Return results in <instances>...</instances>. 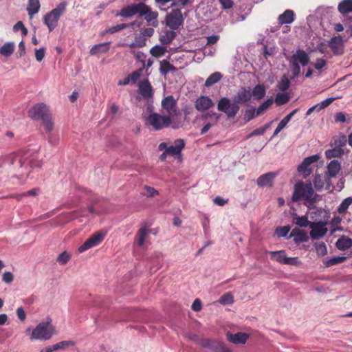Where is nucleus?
Masks as SVG:
<instances>
[{
  "mask_svg": "<svg viewBox=\"0 0 352 352\" xmlns=\"http://www.w3.org/2000/svg\"><path fill=\"white\" fill-rule=\"evenodd\" d=\"M314 184L316 190H321L324 185V182L322 177L320 175H316L314 180Z\"/></svg>",
  "mask_w": 352,
  "mask_h": 352,
  "instance_id": "51",
  "label": "nucleus"
},
{
  "mask_svg": "<svg viewBox=\"0 0 352 352\" xmlns=\"http://www.w3.org/2000/svg\"><path fill=\"white\" fill-rule=\"evenodd\" d=\"M300 263L298 257H287L286 256V259L283 261V264L289 265H298Z\"/></svg>",
  "mask_w": 352,
  "mask_h": 352,
  "instance_id": "59",
  "label": "nucleus"
},
{
  "mask_svg": "<svg viewBox=\"0 0 352 352\" xmlns=\"http://www.w3.org/2000/svg\"><path fill=\"white\" fill-rule=\"evenodd\" d=\"M149 233L150 230L146 226L142 227L138 230L135 236V241L138 246L142 247L144 245Z\"/></svg>",
  "mask_w": 352,
  "mask_h": 352,
  "instance_id": "20",
  "label": "nucleus"
},
{
  "mask_svg": "<svg viewBox=\"0 0 352 352\" xmlns=\"http://www.w3.org/2000/svg\"><path fill=\"white\" fill-rule=\"evenodd\" d=\"M165 52L166 47L160 45H155L150 50V53L151 54V55L157 58L163 56Z\"/></svg>",
  "mask_w": 352,
  "mask_h": 352,
  "instance_id": "49",
  "label": "nucleus"
},
{
  "mask_svg": "<svg viewBox=\"0 0 352 352\" xmlns=\"http://www.w3.org/2000/svg\"><path fill=\"white\" fill-rule=\"evenodd\" d=\"M185 145V142L183 139H177L174 142V145L170 146L166 149V153L172 156L181 155L182 151L184 148Z\"/></svg>",
  "mask_w": 352,
  "mask_h": 352,
  "instance_id": "18",
  "label": "nucleus"
},
{
  "mask_svg": "<svg viewBox=\"0 0 352 352\" xmlns=\"http://www.w3.org/2000/svg\"><path fill=\"white\" fill-rule=\"evenodd\" d=\"M290 84V81L287 76L286 75H283L278 82L277 87L278 90L285 91L289 88Z\"/></svg>",
  "mask_w": 352,
  "mask_h": 352,
  "instance_id": "42",
  "label": "nucleus"
},
{
  "mask_svg": "<svg viewBox=\"0 0 352 352\" xmlns=\"http://www.w3.org/2000/svg\"><path fill=\"white\" fill-rule=\"evenodd\" d=\"M277 174L274 172H269L261 175L257 178L256 184L259 187H272L273 182Z\"/></svg>",
  "mask_w": 352,
  "mask_h": 352,
  "instance_id": "15",
  "label": "nucleus"
},
{
  "mask_svg": "<svg viewBox=\"0 0 352 352\" xmlns=\"http://www.w3.org/2000/svg\"><path fill=\"white\" fill-rule=\"evenodd\" d=\"M223 9H230L233 7L234 3L232 0H219Z\"/></svg>",
  "mask_w": 352,
  "mask_h": 352,
  "instance_id": "62",
  "label": "nucleus"
},
{
  "mask_svg": "<svg viewBox=\"0 0 352 352\" xmlns=\"http://www.w3.org/2000/svg\"><path fill=\"white\" fill-rule=\"evenodd\" d=\"M334 100L333 98H329L323 100L319 104H317L316 105L318 107V110H322L326 107H327L329 105H330L333 101Z\"/></svg>",
  "mask_w": 352,
  "mask_h": 352,
  "instance_id": "61",
  "label": "nucleus"
},
{
  "mask_svg": "<svg viewBox=\"0 0 352 352\" xmlns=\"http://www.w3.org/2000/svg\"><path fill=\"white\" fill-rule=\"evenodd\" d=\"M314 246L318 256H323L327 254V248L324 242L315 243Z\"/></svg>",
  "mask_w": 352,
  "mask_h": 352,
  "instance_id": "43",
  "label": "nucleus"
},
{
  "mask_svg": "<svg viewBox=\"0 0 352 352\" xmlns=\"http://www.w3.org/2000/svg\"><path fill=\"white\" fill-rule=\"evenodd\" d=\"M342 38L340 36H333L329 41V47L335 55L339 54L338 47L342 45Z\"/></svg>",
  "mask_w": 352,
  "mask_h": 352,
  "instance_id": "30",
  "label": "nucleus"
},
{
  "mask_svg": "<svg viewBox=\"0 0 352 352\" xmlns=\"http://www.w3.org/2000/svg\"><path fill=\"white\" fill-rule=\"evenodd\" d=\"M292 60L300 63L302 66L307 65L309 62V56L302 50H298L296 52L292 55Z\"/></svg>",
  "mask_w": 352,
  "mask_h": 352,
  "instance_id": "23",
  "label": "nucleus"
},
{
  "mask_svg": "<svg viewBox=\"0 0 352 352\" xmlns=\"http://www.w3.org/2000/svg\"><path fill=\"white\" fill-rule=\"evenodd\" d=\"M248 335L245 333L239 332L235 334L227 333V339L234 344H245L248 338Z\"/></svg>",
  "mask_w": 352,
  "mask_h": 352,
  "instance_id": "22",
  "label": "nucleus"
},
{
  "mask_svg": "<svg viewBox=\"0 0 352 352\" xmlns=\"http://www.w3.org/2000/svg\"><path fill=\"white\" fill-rule=\"evenodd\" d=\"M14 43L8 42L6 43L1 48H0V54L6 57H9L11 56L14 50Z\"/></svg>",
  "mask_w": 352,
  "mask_h": 352,
  "instance_id": "35",
  "label": "nucleus"
},
{
  "mask_svg": "<svg viewBox=\"0 0 352 352\" xmlns=\"http://www.w3.org/2000/svg\"><path fill=\"white\" fill-rule=\"evenodd\" d=\"M134 42L137 47L142 48L146 45V40L144 36H139L135 38Z\"/></svg>",
  "mask_w": 352,
  "mask_h": 352,
  "instance_id": "60",
  "label": "nucleus"
},
{
  "mask_svg": "<svg viewBox=\"0 0 352 352\" xmlns=\"http://www.w3.org/2000/svg\"><path fill=\"white\" fill-rule=\"evenodd\" d=\"M143 6L145 8H142L144 11V14H140V16H144V19L146 21L148 25L156 28L158 26V12L152 11L151 8L146 5L143 2Z\"/></svg>",
  "mask_w": 352,
  "mask_h": 352,
  "instance_id": "13",
  "label": "nucleus"
},
{
  "mask_svg": "<svg viewBox=\"0 0 352 352\" xmlns=\"http://www.w3.org/2000/svg\"><path fill=\"white\" fill-rule=\"evenodd\" d=\"M344 154V150L340 147H335L332 149H329L325 151V155L327 159L334 157H340Z\"/></svg>",
  "mask_w": 352,
  "mask_h": 352,
  "instance_id": "38",
  "label": "nucleus"
},
{
  "mask_svg": "<svg viewBox=\"0 0 352 352\" xmlns=\"http://www.w3.org/2000/svg\"><path fill=\"white\" fill-rule=\"evenodd\" d=\"M143 189H144V192H142V195L144 196H146L148 197H155V195H159V192L157 190H155L154 188L151 187L149 186L145 185L143 187Z\"/></svg>",
  "mask_w": 352,
  "mask_h": 352,
  "instance_id": "50",
  "label": "nucleus"
},
{
  "mask_svg": "<svg viewBox=\"0 0 352 352\" xmlns=\"http://www.w3.org/2000/svg\"><path fill=\"white\" fill-rule=\"evenodd\" d=\"M175 70V67L170 64L168 60H163L160 62V72L162 74L166 75L168 73Z\"/></svg>",
  "mask_w": 352,
  "mask_h": 352,
  "instance_id": "34",
  "label": "nucleus"
},
{
  "mask_svg": "<svg viewBox=\"0 0 352 352\" xmlns=\"http://www.w3.org/2000/svg\"><path fill=\"white\" fill-rule=\"evenodd\" d=\"M278 20L280 25L292 23L294 20V11L292 10H286L283 14L279 15Z\"/></svg>",
  "mask_w": 352,
  "mask_h": 352,
  "instance_id": "24",
  "label": "nucleus"
},
{
  "mask_svg": "<svg viewBox=\"0 0 352 352\" xmlns=\"http://www.w3.org/2000/svg\"><path fill=\"white\" fill-rule=\"evenodd\" d=\"M266 253L270 254L271 259L281 264H283V261L286 259V254L284 250L267 251Z\"/></svg>",
  "mask_w": 352,
  "mask_h": 352,
  "instance_id": "32",
  "label": "nucleus"
},
{
  "mask_svg": "<svg viewBox=\"0 0 352 352\" xmlns=\"http://www.w3.org/2000/svg\"><path fill=\"white\" fill-rule=\"evenodd\" d=\"M105 234L97 232L87 239L78 249L79 252H83L100 244L104 239Z\"/></svg>",
  "mask_w": 352,
  "mask_h": 352,
  "instance_id": "12",
  "label": "nucleus"
},
{
  "mask_svg": "<svg viewBox=\"0 0 352 352\" xmlns=\"http://www.w3.org/2000/svg\"><path fill=\"white\" fill-rule=\"evenodd\" d=\"M13 30L17 32L21 30L23 36L28 34V29L24 26L22 21H18L13 27Z\"/></svg>",
  "mask_w": 352,
  "mask_h": 352,
  "instance_id": "56",
  "label": "nucleus"
},
{
  "mask_svg": "<svg viewBox=\"0 0 352 352\" xmlns=\"http://www.w3.org/2000/svg\"><path fill=\"white\" fill-rule=\"evenodd\" d=\"M135 22L134 21L129 24L120 23V24H118L114 26H111L109 29L106 30L105 32L102 34H104L106 33H110V34L116 33V32H119V31H120L124 28H126L128 27H132L135 25Z\"/></svg>",
  "mask_w": 352,
  "mask_h": 352,
  "instance_id": "39",
  "label": "nucleus"
},
{
  "mask_svg": "<svg viewBox=\"0 0 352 352\" xmlns=\"http://www.w3.org/2000/svg\"><path fill=\"white\" fill-rule=\"evenodd\" d=\"M143 69H144V67L134 71L129 76H128V77L130 79V81L132 83L136 82V81L140 78V76H142Z\"/></svg>",
  "mask_w": 352,
  "mask_h": 352,
  "instance_id": "53",
  "label": "nucleus"
},
{
  "mask_svg": "<svg viewBox=\"0 0 352 352\" xmlns=\"http://www.w3.org/2000/svg\"><path fill=\"white\" fill-rule=\"evenodd\" d=\"M268 127H269V124H267L262 127L256 129L249 135V137L262 135L265 133V131Z\"/></svg>",
  "mask_w": 352,
  "mask_h": 352,
  "instance_id": "57",
  "label": "nucleus"
},
{
  "mask_svg": "<svg viewBox=\"0 0 352 352\" xmlns=\"http://www.w3.org/2000/svg\"><path fill=\"white\" fill-rule=\"evenodd\" d=\"M222 77L223 75L220 72H214L213 74H210L206 79L205 82V86L207 87H211L212 85L218 82L222 78Z\"/></svg>",
  "mask_w": 352,
  "mask_h": 352,
  "instance_id": "37",
  "label": "nucleus"
},
{
  "mask_svg": "<svg viewBox=\"0 0 352 352\" xmlns=\"http://www.w3.org/2000/svg\"><path fill=\"white\" fill-rule=\"evenodd\" d=\"M139 93L144 99H148L153 97V90L148 79L145 78L141 80L138 85Z\"/></svg>",
  "mask_w": 352,
  "mask_h": 352,
  "instance_id": "14",
  "label": "nucleus"
},
{
  "mask_svg": "<svg viewBox=\"0 0 352 352\" xmlns=\"http://www.w3.org/2000/svg\"><path fill=\"white\" fill-rule=\"evenodd\" d=\"M266 94V89L265 86L262 84L256 85L252 89L251 92L252 97L253 96L254 99L257 100H261L264 98Z\"/></svg>",
  "mask_w": 352,
  "mask_h": 352,
  "instance_id": "28",
  "label": "nucleus"
},
{
  "mask_svg": "<svg viewBox=\"0 0 352 352\" xmlns=\"http://www.w3.org/2000/svg\"><path fill=\"white\" fill-rule=\"evenodd\" d=\"M252 94L250 87H242L233 97V102L226 98H221L217 103L219 111L226 113L228 118H234L238 113L239 104H245L250 101Z\"/></svg>",
  "mask_w": 352,
  "mask_h": 352,
  "instance_id": "1",
  "label": "nucleus"
},
{
  "mask_svg": "<svg viewBox=\"0 0 352 352\" xmlns=\"http://www.w3.org/2000/svg\"><path fill=\"white\" fill-rule=\"evenodd\" d=\"M273 103V99L269 98L264 102H263L256 109V116H260L263 113V112L267 110Z\"/></svg>",
  "mask_w": 352,
  "mask_h": 352,
  "instance_id": "47",
  "label": "nucleus"
},
{
  "mask_svg": "<svg viewBox=\"0 0 352 352\" xmlns=\"http://www.w3.org/2000/svg\"><path fill=\"white\" fill-rule=\"evenodd\" d=\"M314 193V191L311 182L305 184L302 182H299L294 186V190L292 194V199L293 201H298L301 199L312 201Z\"/></svg>",
  "mask_w": 352,
  "mask_h": 352,
  "instance_id": "6",
  "label": "nucleus"
},
{
  "mask_svg": "<svg viewBox=\"0 0 352 352\" xmlns=\"http://www.w3.org/2000/svg\"><path fill=\"white\" fill-rule=\"evenodd\" d=\"M29 116L32 119H40L47 132H50L54 129V122L48 107L44 103L34 105L30 111Z\"/></svg>",
  "mask_w": 352,
  "mask_h": 352,
  "instance_id": "3",
  "label": "nucleus"
},
{
  "mask_svg": "<svg viewBox=\"0 0 352 352\" xmlns=\"http://www.w3.org/2000/svg\"><path fill=\"white\" fill-rule=\"evenodd\" d=\"M176 32L173 30H167L165 32L164 35L160 36V42L164 45H168L174 40V38L176 37Z\"/></svg>",
  "mask_w": 352,
  "mask_h": 352,
  "instance_id": "36",
  "label": "nucleus"
},
{
  "mask_svg": "<svg viewBox=\"0 0 352 352\" xmlns=\"http://www.w3.org/2000/svg\"><path fill=\"white\" fill-rule=\"evenodd\" d=\"M256 109L253 107L248 109L245 111L243 120L247 122L254 119L256 116Z\"/></svg>",
  "mask_w": 352,
  "mask_h": 352,
  "instance_id": "52",
  "label": "nucleus"
},
{
  "mask_svg": "<svg viewBox=\"0 0 352 352\" xmlns=\"http://www.w3.org/2000/svg\"><path fill=\"white\" fill-rule=\"evenodd\" d=\"M291 237H294V241L296 244L302 242H307L309 240V236H307L306 232L303 230H300L296 228L292 230L289 234V238Z\"/></svg>",
  "mask_w": 352,
  "mask_h": 352,
  "instance_id": "19",
  "label": "nucleus"
},
{
  "mask_svg": "<svg viewBox=\"0 0 352 352\" xmlns=\"http://www.w3.org/2000/svg\"><path fill=\"white\" fill-rule=\"evenodd\" d=\"M70 259V255L67 252H62L57 258V262L60 265H65Z\"/></svg>",
  "mask_w": 352,
  "mask_h": 352,
  "instance_id": "55",
  "label": "nucleus"
},
{
  "mask_svg": "<svg viewBox=\"0 0 352 352\" xmlns=\"http://www.w3.org/2000/svg\"><path fill=\"white\" fill-rule=\"evenodd\" d=\"M103 199L100 198H95L91 201V205L88 207V210L91 214H100L104 212V208L102 206L101 203Z\"/></svg>",
  "mask_w": 352,
  "mask_h": 352,
  "instance_id": "21",
  "label": "nucleus"
},
{
  "mask_svg": "<svg viewBox=\"0 0 352 352\" xmlns=\"http://www.w3.org/2000/svg\"><path fill=\"white\" fill-rule=\"evenodd\" d=\"M346 260V256H338L333 257L327 260L324 262L325 267H329L330 266H333L339 263H342Z\"/></svg>",
  "mask_w": 352,
  "mask_h": 352,
  "instance_id": "46",
  "label": "nucleus"
},
{
  "mask_svg": "<svg viewBox=\"0 0 352 352\" xmlns=\"http://www.w3.org/2000/svg\"><path fill=\"white\" fill-rule=\"evenodd\" d=\"M162 112L165 113L166 116H170L173 120V117L177 116L179 110L177 106V100L173 96H168L164 98L161 102Z\"/></svg>",
  "mask_w": 352,
  "mask_h": 352,
  "instance_id": "9",
  "label": "nucleus"
},
{
  "mask_svg": "<svg viewBox=\"0 0 352 352\" xmlns=\"http://www.w3.org/2000/svg\"><path fill=\"white\" fill-rule=\"evenodd\" d=\"M66 8L67 3L63 1L44 16L43 22L47 25L50 32L53 31L57 27L58 20L65 12Z\"/></svg>",
  "mask_w": 352,
  "mask_h": 352,
  "instance_id": "5",
  "label": "nucleus"
},
{
  "mask_svg": "<svg viewBox=\"0 0 352 352\" xmlns=\"http://www.w3.org/2000/svg\"><path fill=\"white\" fill-rule=\"evenodd\" d=\"M336 246L340 250H345L352 246V239L348 236H342L338 239Z\"/></svg>",
  "mask_w": 352,
  "mask_h": 352,
  "instance_id": "27",
  "label": "nucleus"
},
{
  "mask_svg": "<svg viewBox=\"0 0 352 352\" xmlns=\"http://www.w3.org/2000/svg\"><path fill=\"white\" fill-rule=\"evenodd\" d=\"M12 164L18 168L21 176H28L34 168H38L41 162L38 160V153L31 150H24L13 155Z\"/></svg>",
  "mask_w": 352,
  "mask_h": 352,
  "instance_id": "2",
  "label": "nucleus"
},
{
  "mask_svg": "<svg viewBox=\"0 0 352 352\" xmlns=\"http://www.w3.org/2000/svg\"><path fill=\"white\" fill-rule=\"evenodd\" d=\"M40 6L39 0H28L27 10L30 17L38 12Z\"/></svg>",
  "mask_w": 352,
  "mask_h": 352,
  "instance_id": "33",
  "label": "nucleus"
},
{
  "mask_svg": "<svg viewBox=\"0 0 352 352\" xmlns=\"http://www.w3.org/2000/svg\"><path fill=\"white\" fill-rule=\"evenodd\" d=\"M142 8H145L143 6V2L131 4L122 8L116 15L117 16L130 18L137 14L139 15L140 14H144V11Z\"/></svg>",
  "mask_w": 352,
  "mask_h": 352,
  "instance_id": "11",
  "label": "nucleus"
},
{
  "mask_svg": "<svg viewBox=\"0 0 352 352\" xmlns=\"http://www.w3.org/2000/svg\"><path fill=\"white\" fill-rule=\"evenodd\" d=\"M320 156L318 155H314L305 158L302 163L298 166V171L299 173L308 172V174H309L311 173V169L309 168V166L318 162Z\"/></svg>",
  "mask_w": 352,
  "mask_h": 352,
  "instance_id": "17",
  "label": "nucleus"
},
{
  "mask_svg": "<svg viewBox=\"0 0 352 352\" xmlns=\"http://www.w3.org/2000/svg\"><path fill=\"white\" fill-rule=\"evenodd\" d=\"M110 43L111 42H106L95 45L91 48L89 54L94 56L99 54L107 53L109 50Z\"/></svg>",
  "mask_w": 352,
  "mask_h": 352,
  "instance_id": "25",
  "label": "nucleus"
},
{
  "mask_svg": "<svg viewBox=\"0 0 352 352\" xmlns=\"http://www.w3.org/2000/svg\"><path fill=\"white\" fill-rule=\"evenodd\" d=\"M13 274L10 272H6L3 274V280L6 283H10L13 281Z\"/></svg>",
  "mask_w": 352,
  "mask_h": 352,
  "instance_id": "63",
  "label": "nucleus"
},
{
  "mask_svg": "<svg viewBox=\"0 0 352 352\" xmlns=\"http://www.w3.org/2000/svg\"><path fill=\"white\" fill-rule=\"evenodd\" d=\"M75 344V342L72 340L61 341L56 344L52 345V349L57 351L59 349H65L67 347L72 346Z\"/></svg>",
  "mask_w": 352,
  "mask_h": 352,
  "instance_id": "44",
  "label": "nucleus"
},
{
  "mask_svg": "<svg viewBox=\"0 0 352 352\" xmlns=\"http://www.w3.org/2000/svg\"><path fill=\"white\" fill-rule=\"evenodd\" d=\"M45 55V48L41 47L35 50V58L37 61L41 62L43 60Z\"/></svg>",
  "mask_w": 352,
  "mask_h": 352,
  "instance_id": "58",
  "label": "nucleus"
},
{
  "mask_svg": "<svg viewBox=\"0 0 352 352\" xmlns=\"http://www.w3.org/2000/svg\"><path fill=\"white\" fill-rule=\"evenodd\" d=\"M54 334V327L50 322H41L32 331L30 339L47 340Z\"/></svg>",
  "mask_w": 352,
  "mask_h": 352,
  "instance_id": "7",
  "label": "nucleus"
},
{
  "mask_svg": "<svg viewBox=\"0 0 352 352\" xmlns=\"http://www.w3.org/2000/svg\"><path fill=\"white\" fill-rule=\"evenodd\" d=\"M327 64V61L323 58H318L314 63V67L316 69H320L323 68Z\"/></svg>",
  "mask_w": 352,
  "mask_h": 352,
  "instance_id": "64",
  "label": "nucleus"
},
{
  "mask_svg": "<svg viewBox=\"0 0 352 352\" xmlns=\"http://www.w3.org/2000/svg\"><path fill=\"white\" fill-rule=\"evenodd\" d=\"M341 170L340 163L336 160H331L327 165V173L330 177H335Z\"/></svg>",
  "mask_w": 352,
  "mask_h": 352,
  "instance_id": "26",
  "label": "nucleus"
},
{
  "mask_svg": "<svg viewBox=\"0 0 352 352\" xmlns=\"http://www.w3.org/2000/svg\"><path fill=\"white\" fill-rule=\"evenodd\" d=\"M173 121L170 116L161 115L157 113H152L146 118V124L155 131H160L170 126L173 129L177 128L173 125Z\"/></svg>",
  "mask_w": 352,
  "mask_h": 352,
  "instance_id": "4",
  "label": "nucleus"
},
{
  "mask_svg": "<svg viewBox=\"0 0 352 352\" xmlns=\"http://www.w3.org/2000/svg\"><path fill=\"white\" fill-rule=\"evenodd\" d=\"M290 99L289 94L287 93H278L275 98V103L278 106L286 104Z\"/></svg>",
  "mask_w": 352,
  "mask_h": 352,
  "instance_id": "41",
  "label": "nucleus"
},
{
  "mask_svg": "<svg viewBox=\"0 0 352 352\" xmlns=\"http://www.w3.org/2000/svg\"><path fill=\"white\" fill-rule=\"evenodd\" d=\"M292 72V78L294 79L296 77H298L300 73V67L296 61H293L292 60V68H291Z\"/></svg>",
  "mask_w": 352,
  "mask_h": 352,
  "instance_id": "54",
  "label": "nucleus"
},
{
  "mask_svg": "<svg viewBox=\"0 0 352 352\" xmlns=\"http://www.w3.org/2000/svg\"><path fill=\"white\" fill-rule=\"evenodd\" d=\"M219 302L221 305H231L234 302V296L230 292L226 293L220 297Z\"/></svg>",
  "mask_w": 352,
  "mask_h": 352,
  "instance_id": "48",
  "label": "nucleus"
},
{
  "mask_svg": "<svg viewBox=\"0 0 352 352\" xmlns=\"http://www.w3.org/2000/svg\"><path fill=\"white\" fill-rule=\"evenodd\" d=\"M338 10L342 15L352 12V0L342 1L338 6Z\"/></svg>",
  "mask_w": 352,
  "mask_h": 352,
  "instance_id": "29",
  "label": "nucleus"
},
{
  "mask_svg": "<svg viewBox=\"0 0 352 352\" xmlns=\"http://www.w3.org/2000/svg\"><path fill=\"white\" fill-rule=\"evenodd\" d=\"M352 204V197H349L344 199L338 208L337 212L340 214H344L349 206Z\"/></svg>",
  "mask_w": 352,
  "mask_h": 352,
  "instance_id": "40",
  "label": "nucleus"
},
{
  "mask_svg": "<svg viewBox=\"0 0 352 352\" xmlns=\"http://www.w3.org/2000/svg\"><path fill=\"white\" fill-rule=\"evenodd\" d=\"M292 223L301 228H306L307 226L309 227L311 221H309L308 220V217L305 215L299 217L296 214H294L292 219Z\"/></svg>",
  "mask_w": 352,
  "mask_h": 352,
  "instance_id": "31",
  "label": "nucleus"
},
{
  "mask_svg": "<svg viewBox=\"0 0 352 352\" xmlns=\"http://www.w3.org/2000/svg\"><path fill=\"white\" fill-rule=\"evenodd\" d=\"M327 225V222L324 221L311 222L309 226L311 228L309 232L311 239L312 240H319L323 238L328 232Z\"/></svg>",
  "mask_w": 352,
  "mask_h": 352,
  "instance_id": "8",
  "label": "nucleus"
},
{
  "mask_svg": "<svg viewBox=\"0 0 352 352\" xmlns=\"http://www.w3.org/2000/svg\"><path fill=\"white\" fill-rule=\"evenodd\" d=\"M214 105V102L208 96H201L199 97L195 102V107L199 111H204L209 109Z\"/></svg>",
  "mask_w": 352,
  "mask_h": 352,
  "instance_id": "16",
  "label": "nucleus"
},
{
  "mask_svg": "<svg viewBox=\"0 0 352 352\" xmlns=\"http://www.w3.org/2000/svg\"><path fill=\"white\" fill-rule=\"evenodd\" d=\"M183 23V15L179 9L173 10L166 17V25L173 30H177Z\"/></svg>",
  "mask_w": 352,
  "mask_h": 352,
  "instance_id": "10",
  "label": "nucleus"
},
{
  "mask_svg": "<svg viewBox=\"0 0 352 352\" xmlns=\"http://www.w3.org/2000/svg\"><path fill=\"white\" fill-rule=\"evenodd\" d=\"M290 230L291 227L289 226H279L275 229L274 234L278 238L285 237L287 235Z\"/></svg>",
  "mask_w": 352,
  "mask_h": 352,
  "instance_id": "45",
  "label": "nucleus"
}]
</instances>
